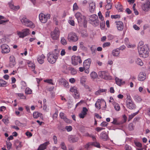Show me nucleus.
<instances>
[{"label": "nucleus", "instance_id": "f257e3e1", "mask_svg": "<svg viewBox=\"0 0 150 150\" xmlns=\"http://www.w3.org/2000/svg\"><path fill=\"white\" fill-rule=\"evenodd\" d=\"M138 50L141 57L145 58L149 56V48L147 45H145L142 47L138 46Z\"/></svg>", "mask_w": 150, "mask_h": 150}, {"label": "nucleus", "instance_id": "f03ea898", "mask_svg": "<svg viewBox=\"0 0 150 150\" xmlns=\"http://www.w3.org/2000/svg\"><path fill=\"white\" fill-rule=\"evenodd\" d=\"M21 23L26 26L33 28L35 27V25L33 23L27 19L26 17L24 16L20 18Z\"/></svg>", "mask_w": 150, "mask_h": 150}, {"label": "nucleus", "instance_id": "7ed1b4c3", "mask_svg": "<svg viewBox=\"0 0 150 150\" xmlns=\"http://www.w3.org/2000/svg\"><path fill=\"white\" fill-rule=\"evenodd\" d=\"M68 39L69 42H75L78 40L79 38L75 33L71 32L68 34Z\"/></svg>", "mask_w": 150, "mask_h": 150}, {"label": "nucleus", "instance_id": "20e7f679", "mask_svg": "<svg viewBox=\"0 0 150 150\" xmlns=\"http://www.w3.org/2000/svg\"><path fill=\"white\" fill-rule=\"evenodd\" d=\"M57 58V56L54 55V53H51L50 52L48 54L47 60L51 64L54 63Z\"/></svg>", "mask_w": 150, "mask_h": 150}, {"label": "nucleus", "instance_id": "39448f33", "mask_svg": "<svg viewBox=\"0 0 150 150\" xmlns=\"http://www.w3.org/2000/svg\"><path fill=\"white\" fill-rule=\"evenodd\" d=\"M59 31L57 28H55L54 31L51 33V38L54 40H57L59 37Z\"/></svg>", "mask_w": 150, "mask_h": 150}, {"label": "nucleus", "instance_id": "423d86ee", "mask_svg": "<svg viewBox=\"0 0 150 150\" xmlns=\"http://www.w3.org/2000/svg\"><path fill=\"white\" fill-rule=\"evenodd\" d=\"M98 75L101 78L105 80L111 79V77L105 71H100L98 73Z\"/></svg>", "mask_w": 150, "mask_h": 150}, {"label": "nucleus", "instance_id": "0eeeda50", "mask_svg": "<svg viewBox=\"0 0 150 150\" xmlns=\"http://www.w3.org/2000/svg\"><path fill=\"white\" fill-rule=\"evenodd\" d=\"M71 59L72 63L74 66L77 65L78 62L80 64L82 63L81 57L79 56H73L72 57Z\"/></svg>", "mask_w": 150, "mask_h": 150}, {"label": "nucleus", "instance_id": "6e6552de", "mask_svg": "<svg viewBox=\"0 0 150 150\" xmlns=\"http://www.w3.org/2000/svg\"><path fill=\"white\" fill-rule=\"evenodd\" d=\"M30 33V31L28 29L26 28L22 30V32H17V34L19 38H23L28 35Z\"/></svg>", "mask_w": 150, "mask_h": 150}, {"label": "nucleus", "instance_id": "1a4fd4ad", "mask_svg": "<svg viewBox=\"0 0 150 150\" xmlns=\"http://www.w3.org/2000/svg\"><path fill=\"white\" fill-rule=\"evenodd\" d=\"M1 52L2 53H8L10 51L9 47L6 44L1 45Z\"/></svg>", "mask_w": 150, "mask_h": 150}, {"label": "nucleus", "instance_id": "9d476101", "mask_svg": "<svg viewBox=\"0 0 150 150\" xmlns=\"http://www.w3.org/2000/svg\"><path fill=\"white\" fill-rule=\"evenodd\" d=\"M142 8L143 11H148L150 9V0H146V3L142 6Z\"/></svg>", "mask_w": 150, "mask_h": 150}, {"label": "nucleus", "instance_id": "9b49d317", "mask_svg": "<svg viewBox=\"0 0 150 150\" xmlns=\"http://www.w3.org/2000/svg\"><path fill=\"white\" fill-rule=\"evenodd\" d=\"M126 106L128 108L131 110L135 109L136 108V105L132 101H127Z\"/></svg>", "mask_w": 150, "mask_h": 150}, {"label": "nucleus", "instance_id": "f8f14e48", "mask_svg": "<svg viewBox=\"0 0 150 150\" xmlns=\"http://www.w3.org/2000/svg\"><path fill=\"white\" fill-rule=\"evenodd\" d=\"M68 140L71 143H74L78 141L79 138L75 136L69 135L68 137Z\"/></svg>", "mask_w": 150, "mask_h": 150}, {"label": "nucleus", "instance_id": "ddd939ff", "mask_svg": "<svg viewBox=\"0 0 150 150\" xmlns=\"http://www.w3.org/2000/svg\"><path fill=\"white\" fill-rule=\"evenodd\" d=\"M9 66L11 67H13L16 64L15 59L13 56H11L9 58Z\"/></svg>", "mask_w": 150, "mask_h": 150}, {"label": "nucleus", "instance_id": "4468645a", "mask_svg": "<svg viewBox=\"0 0 150 150\" xmlns=\"http://www.w3.org/2000/svg\"><path fill=\"white\" fill-rule=\"evenodd\" d=\"M91 60L90 58H88L85 60L83 63V66L85 69H89V68Z\"/></svg>", "mask_w": 150, "mask_h": 150}, {"label": "nucleus", "instance_id": "2eb2a0df", "mask_svg": "<svg viewBox=\"0 0 150 150\" xmlns=\"http://www.w3.org/2000/svg\"><path fill=\"white\" fill-rule=\"evenodd\" d=\"M70 91L71 92H74L75 95V98H78L79 97V94L78 93L77 88L75 86L71 87L70 88Z\"/></svg>", "mask_w": 150, "mask_h": 150}, {"label": "nucleus", "instance_id": "dca6fc26", "mask_svg": "<svg viewBox=\"0 0 150 150\" xmlns=\"http://www.w3.org/2000/svg\"><path fill=\"white\" fill-rule=\"evenodd\" d=\"M117 25V30L120 31H122L123 29L124 24L122 22L120 21L115 22Z\"/></svg>", "mask_w": 150, "mask_h": 150}, {"label": "nucleus", "instance_id": "f3484780", "mask_svg": "<svg viewBox=\"0 0 150 150\" xmlns=\"http://www.w3.org/2000/svg\"><path fill=\"white\" fill-rule=\"evenodd\" d=\"M75 16L79 23H80L82 22L83 18L80 12H77L75 14Z\"/></svg>", "mask_w": 150, "mask_h": 150}, {"label": "nucleus", "instance_id": "a211bd4d", "mask_svg": "<svg viewBox=\"0 0 150 150\" xmlns=\"http://www.w3.org/2000/svg\"><path fill=\"white\" fill-rule=\"evenodd\" d=\"M88 111V110L86 108L83 107L81 113L79 114V117L81 118H83L87 114V112Z\"/></svg>", "mask_w": 150, "mask_h": 150}, {"label": "nucleus", "instance_id": "6ab92c4d", "mask_svg": "<svg viewBox=\"0 0 150 150\" xmlns=\"http://www.w3.org/2000/svg\"><path fill=\"white\" fill-rule=\"evenodd\" d=\"M39 18L41 22L43 23H45L47 21V19L45 17V15L43 13H40L39 15Z\"/></svg>", "mask_w": 150, "mask_h": 150}, {"label": "nucleus", "instance_id": "aec40b11", "mask_svg": "<svg viewBox=\"0 0 150 150\" xmlns=\"http://www.w3.org/2000/svg\"><path fill=\"white\" fill-rule=\"evenodd\" d=\"M49 144V142H46L41 144L38 148L37 150H44L46 148L47 146Z\"/></svg>", "mask_w": 150, "mask_h": 150}, {"label": "nucleus", "instance_id": "412c9836", "mask_svg": "<svg viewBox=\"0 0 150 150\" xmlns=\"http://www.w3.org/2000/svg\"><path fill=\"white\" fill-rule=\"evenodd\" d=\"M100 138L104 140H107L108 138V136L107 132L105 131L102 132L100 134Z\"/></svg>", "mask_w": 150, "mask_h": 150}, {"label": "nucleus", "instance_id": "4be33fe9", "mask_svg": "<svg viewBox=\"0 0 150 150\" xmlns=\"http://www.w3.org/2000/svg\"><path fill=\"white\" fill-rule=\"evenodd\" d=\"M146 78V74L145 73L141 72L139 75L138 79L140 81H143Z\"/></svg>", "mask_w": 150, "mask_h": 150}, {"label": "nucleus", "instance_id": "5701e85b", "mask_svg": "<svg viewBox=\"0 0 150 150\" xmlns=\"http://www.w3.org/2000/svg\"><path fill=\"white\" fill-rule=\"evenodd\" d=\"M45 58V57L44 54H42L41 56L38 57L37 58V60L39 63L42 64L44 62V59Z\"/></svg>", "mask_w": 150, "mask_h": 150}, {"label": "nucleus", "instance_id": "b1692460", "mask_svg": "<svg viewBox=\"0 0 150 150\" xmlns=\"http://www.w3.org/2000/svg\"><path fill=\"white\" fill-rule=\"evenodd\" d=\"M60 117L62 119H63L67 123H69L70 121L64 115V114L62 112L60 113Z\"/></svg>", "mask_w": 150, "mask_h": 150}, {"label": "nucleus", "instance_id": "393cba45", "mask_svg": "<svg viewBox=\"0 0 150 150\" xmlns=\"http://www.w3.org/2000/svg\"><path fill=\"white\" fill-rule=\"evenodd\" d=\"M98 18V16L96 14L93 15L89 17V19L91 22H94Z\"/></svg>", "mask_w": 150, "mask_h": 150}, {"label": "nucleus", "instance_id": "a878e982", "mask_svg": "<svg viewBox=\"0 0 150 150\" xmlns=\"http://www.w3.org/2000/svg\"><path fill=\"white\" fill-rule=\"evenodd\" d=\"M89 6L90 7V12L92 13L94 11L95 8V3L92 2L90 3Z\"/></svg>", "mask_w": 150, "mask_h": 150}, {"label": "nucleus", "instance_id": "bb28decb", "mask_svg": "<svg viewBox=\"0 0 150 150\" xmlns=\"http://www.w3.org/2000/svg\"><path fill=\"white\" fill-rule=\"evenodd\" d=\"M120 49L117 48L113 50L112 54L114 56H118L120 54Z\"/></svg>", "mask_w": 150, "mask_h": 150}, {"label": "nucleus", "instance_id": "cd10ccee", "mask_svg": "<svg viewBox=\"0 0 150 150\" xmlns=\"http://www.w3.org/2000/svg\"><path fill=\"white\" fill-rule=\"evenodd\" d=\"M112 123L114 125H120L123 124L122 122L119 121L117 120L116 119H113V121L112 122Z\"/></svg>", "mask_w": 150, "mask_h": 150}, {"label": "nucleus", "instance_id": "c85d7f7f", "mask_svg": "<svg viewBox=\"0 0 150 150\" xmlns=\"http://www.w3.org/2000/svg\"><path fill=\"white\" fill-rule=\"evenodd\" d=\"M21 142L18 141H17L15 142L14 146L17 149H18L21 147Z\"/></svg>", "mask_w": 150, "mask_h": 150}, {"label": "nucleus", "instance_id": "c756f323", "mask_svg": "<svg viewBox=\"0 0 150 150\" xmlns=\"http://www.w3.org/2000/svg\"><path fill=\"white\" fill-rule=\"evenodd\" d=\"M90 76L93 79L97 78L98 77L97 74L95 71H92L90 74Z\"/></svg>", "mask_w": 150, "mask_h": 150}, {"label": "nucleus", "instance_id": "7c9ffc66", "mask_svg": "<svg viewBox=\"0 0 150 150\" xmlns=\"http://www.w3.org/2000/svg\"><path fill=\"white\" fill-rule=\"evenodd\" d=\"M33 115L34 118H37L39 116L40 117L42 114L38 112H33Z\"/></svg>", "mask_w": 150, "mask_h": 150}, {"label": "nucleus", "instance_id": "2f4dec72", "mask_svg": "<svg viewBox=\"0 0 150 150\" xmlns=\"http://www.w3.org/2000/svg\"><path fill=\"white\" fill-rule=\"evenodd\" d=\"M101 100H98L97 101H96L95 104V106L98 109H100L101 108V106H100V103H101Z\"/></svg>", "mask_w": 150, "mask_h": 150}, {"label": "nucleus", "instance_id": "473e14b6", "mask_svg": "<svg viewBox=\"0 0 150 150\" xmlns=\"http://www.w3.org/2000/svg\"><path fill=\"white\" fill-rule=\"evenodd\" d=\"M115 80L117 84L119 86H121V84H122V82L123 83H125L124 82H122V80L119 79L118 78H116Z\"/></svg>", "mask_w": 150, "mask_h": 150}, {"label": "nucleus", "instance_id": "72a5a7b5", "mask_svg": "<svg viewBox=\"0 0 150 150\" xmlns=\"http://www.w3.org/2000/svg\"><path fill=\"white\" fill-rule=\"evenodd\" d=\"M81 36L83 38L87 37L88 36V34L85 30H83L81 33Z\"/></svg>", "mask_w": 150, "mask_h": 150}, {"label": "nucleus", "instance_id": "f704fd0d", "mask_svg": "<svg viewBox=\"0 0 150 150\" xmlns=\"http://www.w3.org/2000/svg\"><path fill=\"white\" fill-rule=\"evenodd\" d=\"M134 98L135 101L137 102H140L142 100V99L140 97L137 95L135 96Z\"/></svg>", "mask_w": 150, "mask_h": 150}, {"label": "nucleus", "instance_id": "c9c22d12", "mask_svg": "<svg viewBox=\"0 0 150 150\" xmlns=\"http://www.w3.org/2000/svg\"><path fill=\"white\" fill-rule=\"evenodd\" d=\"M136 64L140 66H142L143 64V63L142 61L139 58H137L135 61Z\"/></svg>", "mask_w": 150, "mask_h": 150}, {"label": "nucleus", "instance_id": "e433bc0d", "mask_svg": "<svg viewBox=\"0 0 150 150\" xmlns=\"http://www.w3.org/2000/svg\"><path fill=\"white\" fill-rule=\"evenodd\" d=\"M138 112L139 111L135 113H133L131 115H129V116L128 120V121H129L130 120L135 116L137 115L138 113Z\"/></svg>", "mask_w": 150, "mask_h": 150}, {"label": "nucleus", "instance_id": "4c0bfd02", "mask_svg": "<svg viewBox=\"0 0 150 150\" xmlns=\"http://www.w3.org/2000/svg\"><path fill=\"white\" fill-rule=\"evenodd\" d=\"M86 76H83L80 78V82L83 85L85 84L86 82Z\"/></svg>", "mask_w": 150, "mask_h": 150}, {"label": "nucleus", "instance_id": "58836bf2", "mask_svg": "<svg viewBox=\"0 0 150 150\" xmlns=\"http://www.w3.org/2000/svg\"><path fill=\"white\" fill-rule=\"evenodd\" d=\"M115 6L117 9L120 10V11H122V5L118 3L117 4L115 5Z\"/></svg>", "mask_w": 150, "mask_h": 150}, {"label": "nucleus", "instance_id": "ea45409f", "mask_svg": "<svg viewBox=\"0 0 150 150\" xmlns=\"http://www.w3.org/2000/svg\"><path fill=\"white\" fill-rule=\"evenodd\" d=\"M61 42L63 45H66L67 44L66 40L64 37H62L61 38Z\"/></svg>", "mask_w": 150, "mask_h": 150}, {"label": "nucleus", "instance_id": "a19ab883", "mask_svg": "<svg viewBox=\"0 0 150 150\" xmlns=\"http://www.w3.org/2000/svg\"><path fill=\"white\" fill-rule=\"evenodd\" d=\"M3 18V16H0V24H4V23L8 22V20H1Z\"/></svg>", "mask_w": 150, "mask_h": 150}, {"label": "nucleus", "instance_id": "79ce46f5", "mask_svg": "<svg viewBox=\"0 0 150 150\" xmlns=\"http://www.w3.org/2000/svg\"><path fill=\"white\" fill-rule=\"evenodd\" d=\"M90 143L91 146H93L97 147H100L99 144L96 142H91Z\"/></svg>", "mask_w": 150, "mask_h": 150}, {"label": "nucleus", "instance_id": "37998d69", "mask_svg": "<svg viewBox=\"0 0 150 150\" xmlns=\"http://www.w3.org/2000/svg\"><path fill=\"white\" fill-rule=\"evenodd\" d=\"M0 83L1 84V86L3 87L6 86V82L2 79H0Z\"/></svg>", "mask_w": 150, "mask_h": 150}, {"label": "nucleus", "instance_id": "c03bdc74", "mask_svg": "<svg viewBox=\"0 0 150 150\" xmlns=\"http://www.w3.org/2000/svg\"><path fill=\"white\" fill-rule=\"evenodd\" d=\"M61 148L64 150H67V148L64 142H62L60 145Z\"/></svg>", "mask_w": 150, "mask_h": 150}, {"label": "nucleus", "instance_id": "a18cd8bd", "mask_svg": "<svg viewBox=\"0 0 150 150\" xmlns=\"http://www.w3.org/2000/svg\"><path fill=\"white\" fill-rule=\"evenodd\" d=\"M25 93L27 94H31L32 93V91L28 88H27L25 89Z\"/></svg>", "mask_w": 150, "mask_h": 150}, {"label": "nucleus", "instance_id": "49530a36", "mask_svg": "<svg viewBox=\"0 0 150 150\" xmlns=\"http://www.w3.org/2000/svg\"><path fill=\"white\" fill-rule=\"evenodd\" d=\"M6 144L7 146V148L8 150H10L12 146V144L11 143L9 142H6Z\"/></svg>", "mask_w": 150, "mask_h": 150}, {"label": "nucleus", "instance_id": "de8ad7c7", "mask_svg": "<svg viewBox=\"0 0 150 150\" xmlns=\"http://www.w3.org/2000/svg\"><path fill=\"white\" fill-rule=\"evenodd\" d=\"M70 70L71 71V73L73 75H74L77 73L76 70L73 68L71 67Z\"/></svg>", "mask_w": 150, "mask_h": 150}, {"label": "nucleus", "instance_id": "09e8293b", "mask_svg": "<svg viewBox=\"0 0 150 150\" xmlns=\"http://www.w3.org/2000/svg\"><path fill=\"white\" fill-rule=\"evenodd\" d=\"M93 22V23H92L93 25L94 26H96L97 25H98L99 23V20L98 19V18L96 19V20L94 22Z\"/></svg>", "mask_w": 150, "mask_h": 150}, {"label": "nucleus", "instance_id": "8fccbe9b", "mask_svg": "<svg viewBox=\"0 0 150 150\" xmlns=\"http://www.w3.org/2000/svg\"><path fill=\"white\" fill-rule=\"evenodd\" d=\"M79 46L81 49L83 50H85L86 48L83 45V42H80Z\"/></svg>", "mask_w": 150, "mask_h": 150}, {"label": "nucleus", "instance_id": "3c124183", "mask_svg": "<svg viewBox=\"0 0 150 150\" xmlns=\"http://www.w3.org/2000/svg\"><path fill=\"white\" fill-rule=\"evenodd\" d=\"M114 108L115 110L117 111H119L120 110V107L119 104L117 103L115 105Z\"/></svg>", "mask_w": 150, "mask_h": 150}, {"label": "nucleus", "instance_id": "603ef678", "mask_svg": "<svg viewBox=\"0 0 150 150\" xmlns=\"http://www.w3.org/2000/svg\"><path fill=\"white\" fill-rule=\"evenodd\" d=\"M112 6V4H107L105 6V8L107 10H108L111 9Z\"/></svg>", "mask_w": 150, "mask_h": 150}, {"label": "nucleus", "instance_id": "864d4df0", "mask_svg": "<svg viewBox=\"0 0 150 150\" xmlns=\"http://www.w3.org/2000/svg\"><path fill=\"white\" fill-rule=\"evenodd\" d=\"M110 45V42H105L104 43L103 45V48L107 47L109 46Z\"/></svg>", "mask_w": 150, "mask_h": 150}, {"label": "nucleus", "instance_id": "5fc2aeb1", "mask_svg": "<svg viewBox=\"0 0 150 150\" xmlns=\"http://www.w3.org/2000/svg\"><path fill=\"white\" fill-rule=\"evenodd\" d=\"M134 126L133 124H130L128 126V128L129 130H133Z\"/></svg>", "mask_w": 150, "mask_h": 150}, {"label": "nucleus", "instance_id": "6e6d98bb", "mask_svg": "<svg viewBox=\"0 0 150 150\" xmlns=\"http://www.w3.org/2000/svg\"><path fill=\"white\" fill-rule=\"evenodd\" d=\"M63 84L64 87L67 88H69V83L67 81H65L64 83H63Z\"/></svg>", "mask_w": 150, "mask_h": 150}, {"label": "nucleus", "instance_id": "4d7b16f0", "mask_svg": "<svg viewBox=\"0 0 150 150\" xmlns=\"http://www.w3.org/2000/svg\"><path fill=\"white\" fill-rule=\"evenodd\" d=\"M98 16H99V18L103 21L104 19V18L103 16V15L102 14V13L100 11H99L98 13Z\"/></svg>", "mask_w": 150, "mask_h": 150}, {"label": "nucleus", "instance_id": "13d9d810", "mask_svg": "<svg viewBox=\"0 0 150 150\" xmlns=\"http://www.w3.org/2000/svg\"><path fill=\"white\" fill-rule=\"evenodd\" d=\"M134 144L136 146L138 147H142V144L138 142H135Z\"/></svg>", "mask_w": 150, "mask_h": 150}, {"label": "nucleus", "instance_id": "bf43d9fd", "mask_svg": "<svg viewBox=\"0 0 150 150\" xmlns=\"http://www.w3.org/2000/svg\"><path fill=\"white\" fill-rule=\"evenodd\" d=\"M65 129H66L68 132H70L72 130V128L71 126H67L65 127Z\"/></svg>", "mask_w": 150, "mask_h": 150}, {"label": "nucleus", "instance_id": "052dcab7", "mask_svg": "<svg viewBox=\"0 0 150 150\" xmlns=\"http://www.w3.org/2000/svg\"><path fill=\"white\" fill-rule=\"evenodd\" d=\"M79 7L76 3H75L73 6V10H77L78 9Z\"/></svg>", "mask_w": 150, "mask_h": 150}, {"label": "nucleus", "instance_id": "680f3d73", "mask_svg": "<svg viewBox=\"0 0 150 150\" xmlns=\"http://www.w3.org/2000/svg\"><path fill=\"white\" fill-rule=\"evenodd\" d=\"M125 150H132L131 146L127 144L125 145Z\"/></svg>", "mask_w": 150, "mask_h": 150}, {"label": "nucleus", "instance_id": "e2e57ef3", "mask_svg": "<svg viewBox=\"0 0 150 150\" xmlns=\"http://www.w3.org/2000/svg\"><path fill=\"white\" fill-rule=\"evenodd\" d=\"M91 146V143L89 142L84 145V148L88 150V149Z\"/></svg>", "mask_w": 150, "mask_h": 150}, {"label": "nucleus", "instance_id": "0e129e2a", "mask_svg": "<svg viewBox=\"0 0 150 150\" xmlns=\"http://www.w3.org/2000/svg\"><path fill=\"white\" fill-rule=\"evenodd\" d=\"M83 21H84V24H83L84 27L85 28L86 27L87 25H86V24H87V21L86 20V18L84 16H83Z\"/></svg>", "mask_w": 150, "mask_h": 150}, {"label": "nucleus", "instance_id": "69168bd1", "mask_svg": "<svg viewBox=\"0 0 150 150\" xmlns=\"http://www.w3.org/2000/svg\"><path fill=\"white\" fill-rule=\"evenodd\" d=\"M100 26L101 28L104 29L105 26V22L103 21L102 23H100Z\"/></svg>", "mask_w": 150, "mask_h": 150}, {"label": "nucleus", "instance_id": "338daca9", "mask_svg": "<svg viewBox=\"0 0 150 150\" xmlns=\"http://www.w3.org/2000/svg\"><path fill=\"white\" fill-rule=\"evenodd\" d=\"M108 124V123L106 122H103L100 125V126L102 127H105L107 126Z\"/></svg>", "mask_w": 150, "mask_h": 150}, {"label": "nucleus", "instance_id": "774afa93", "mask_svg": "<svg viewBox=\"0 0 150 150\" xmlns=\"http://www.w3.org/2000/svg\"><path fill=\"white\" fill-rule=\"evenodd\" d=\"M69 23L72 26H74L75 25L74 21L73 20H69Z\"/></svg>", "mask_w": 150, "mask_h": 150}]
</instances>
